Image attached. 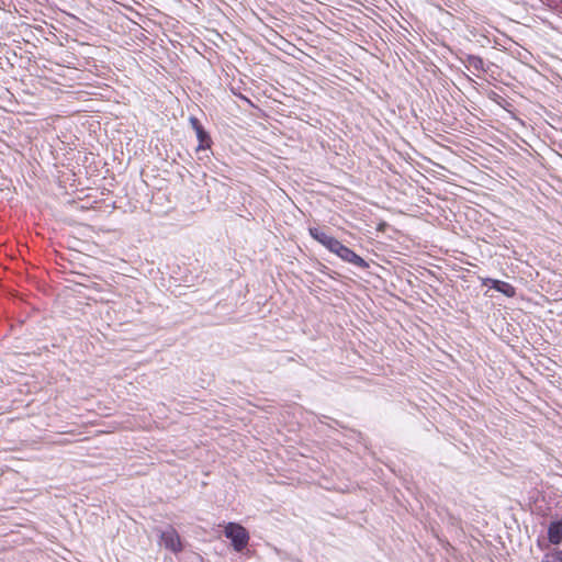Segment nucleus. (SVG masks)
Listing matches in <instances>:
<instances>
[{"label":"nucleus","mask_w":562,"mask_h":562,"mask_svg":"<svg viewBox=\"0 0 562 562\" xmlns=\"http://www.w3.org/2000/svg\"><path fill=\"white\" fill-rule=\"evenodd\" d=\"M548 539L552 544H560L562 542V520L552 521L549 525Z\"/></svg>","instance_id":"nucleus-7"},{"label":"nucleus","mask_w":562,"mask_h":562,"mask_svg":"<svg viewBox=\"0 0 562 562\" xmlns=\"http://www.w3.org/2000/svg\"><path fill=\"white\" fill-rule=\"evenodd\" d=\"M386 227H387V224L385 222H381L378 224L376 231L383 233V232H385Z\"/></svg>","instance_id":"nucleus-10"},{"label":"nucleus","mask_w":562,"mask_h":562,"mask_svg":"<svg viewBox=\"0 0 562 562\" xmlns=\"http://www.w3.org/2000/svg\"><path fill=\"white\" fill-rule=\"evenodd\" d=\"M192 126L196 133L198 139L200 142L198 150L205 149L210 147L211 138L207 135V133L203 130L202 125L200 124L199 120L195 117L191 119Z\"/></svg>","instance_id":"nucleus-6"},{"label":"nucleus","mask_w":562,"mask_h":562,"mask_svg":"<svg viewBox=\"0 0 562 562\" xmlns=\"http://www.w3.org/2000/svg\"><path fill=\"white\" fill-rule=\"evenodd\" d=\"M160 539L164 547L175 553L181 552L183 549L181 538L173 527H169L162 531Z\"/></svg>","instance_id":"nucleus-3"},{"label":"nucleus","mask_w":562,"mask_h":562,"mask_svg":"<svg viewBox=\"0 0 562 562\" xmlns=\"http://www.w3.org/2000/svg\"><path fill=\"white\" fill-rule=\"evenodd\" d=\"M484 284H490L496 291L503 293L507 297H514L516 295V289L510 283L487 278L483 281Z\"/></svg>","instance_id":"nucleus-5"},{"label":"nucleus","mask_w":562,"mask_h":562,"mask_svg":"<svg viewBox=\"0 0 562 562\" xmlns=\"http://www.w3.org/2000/svg\"><path fill=\"white\" fill-rule=\"evenodd\" d=\"M330 252H334L344 261L352 263L356 267H359L361 269L369 268V263L362 257L357 255L352 249L342 245L339 240H337L336 246H334Z\"/></svg>","instance_id":"nucleus-2"},{"label":"nucleus","mask_w":562,"mask_h":562,"mask_svg":"<svg viewBox=\"0 0 562 562\" xmlns=\"http://www.w3.org/2000/svg\"><path fill=\"white\" fill-rule=\"evenodd\" d=\"M541 562H562V549H553L547 552Z\"/></svg>","instance_id":"nucleus-8"},{"label":"nucleus","mask_w":562,"mask_h":562,"mask_svg":"<svg viewBox=\"0 0 562 562\" xmlns=\"http://www.w3.org/2000/svg\"><path fill=\"white\" fill-rule=\"evenodd\" d=\"M310 235L317 240L319 244H322L324 247H326L329 251L336 246V243L338 239L335 237L328 235L319 227H310L308 229Z\"/></svg>","instance_id":"nucleus-4"},{"label":"nucleus","mask_w":562,"mask_h":562,"mask_svg":"<svg viewBox=\"0 0 562 562\" xmlns=\"http://www.w3.org/2000/svg\"><path fill=\"white\" fill-rule=\"evenodd\" d=\"M469 64H470V66L474 67L475 69L483 68V60L480 57H474V56L469 57Z\"/></svg>","instance_id":"nucleus-9"},{"label":"nucleus","mask_w":562,"mask_h":562,"mask_svg":"<svg viewBox=\"0 0 562 562\" xmlns=\"http://www.w3.org/2000/svg\"><path fill=\"white\" fill-rule=\"evenodd\" d=\"M224 535L232 541V546L237 552H241L249 543V532L244 526L237 522L226 524Z\"/></svg>","instance_id":"nucleus-1"}]
</instances>
